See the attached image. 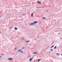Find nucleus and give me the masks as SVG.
<instances>
[{"label":"nucleus","mask_w":62,"mask_h":62,"mask_svg":"<svg viewBox=\"0 0 62 62\" xmlns=\"http://www.w3.org/2000/svg\"><path fill=\"white\" fill-rule=\"evenodd\" d=\"M23 51L20 52V53H23Z\"/></svg>","instance_id":"nucleus-16"},{"label":"nucleus","mask_w":62,"mask_h":62,"mask_svg":"<svg viewBox=\"0 0 62 62\" xmlns=\"http://www.w3.org/2000/svg\"><path fill=\"white\" fill-rule=\"evenodd\" d=\"M50 50L51 51H53V49H50Z\"/></svg>","instance_id":"nucleus-15"},{"label":"nucleus","mask_w":62,"mask_h":62,"mask_svg":"<svg viewBox=\"0 0 62 62\" xmlns=\"http://www.w3.org/2000/svg\"><path fill=\"white\" fill-rule=\"evenodd\" d=\"M8 60H12L13 59L12 58H9L8 59Z\"/></svg>","instance_id":"nucleus-1"},{"label":"nucleus","mask_w":62,"mask_h":62,"mask_svg":"<svg viewBox=\"0 0 62 62\" xmlns=\"http://www.w3.org/2000/svg\"><path fill=\"white\" fill-rule=\"evenodd\" d=\"M25 48V47H23V48H22V49H24V48Z\"/></svg>","instance_id":"nucleus-18"},{"label":"nucleus","mask_w":62,"mask_h":62,"mask_svg":"<svg viewBox=\"0 0 62 62\" xmlns=\"http://www.w3.org/2000/svg\"><path fill=\"white\" fill-rule=\"evenodd\" d=\"M45 19V17H43L42 18V19L43 20V19Z\"/></svg>","instance_id":"nucleus-8"},{"label":"nucleus","mask_w":62,"mask_h":62,"mask_svg":"<svg viewBox=\"0 0 62 62\" xmlns=\"http://www.w3.org/2000/svg\"><path fill=\"white\" fill-rule=\"evenodd\" d=\"M10 29H11L12 28V27H10Z\"/></svg>","instance_id":"nucleus-24"},{"label":"nucleus","mask_w":62,"mask_h":62,"mask_svg":"<svg viewBox=\"0 0 62 62\" xmlns=\"http://www.w3.org/2000/svg\"><path fill=\"white\" fill-rule=\"evenodd\" d=\"M54 45H53L51 47V48H53V47H54Z\"/></svg>","instance_id":"nucleus-11"},{"label":"nucleus","mask_w":62,"mask_h":62,"mask_svg":"<svg viewBox=\"0 0 62 62\" xmlns=\"http://www.w3.org/2000/svg\"><path fill=\"white\" fill-rule=\"evenodd\" d=\"M48 11V10H47L46 11V12H47V11Z\"/></svg>","instance_id":"nucleus-21"},{"label":"nucleus","mask_w":62,"mask_h":62,"mask_svg":"<svg viewBox=\"0 0 62 62\" xmlns=\"http://www.w3.org/2000/svg\"><path fill=\"white\" fill-rule=\"evenodd\" d=\"M56 47H57V46H55V47H54V49H56L57 48Z\"/></svg>","instance_id":"nucleus-6"},{"label":"nucleus","mask_w":62,"mask_h":62,"mask_svg":"<svg viewBox=\"0 0 62 62\" xmlns=\"http://www.w3.org/2000/svg\"><path fill=\"white\" fill-rule=\"evenodd\" d=\"M17 49L16 48H15L14 50H16V49Z\"/></svg>","instance_id":"nucleus-19"},{"label":"nucleus","mask_w":62,"mask_h":62,"mask_svg":"<svg viewBox=\"0 0 62 62\" xmlns=\"http://www.w3.org/2000/svg\"><path fill=\"white\" fill-rule=\"evenodd\" d=\"M0 33H1V32H0Z\"/></svg>","instance_id":"nucleus-30"},{"label":"nucleus","mask_w":62,"mask_h":62,"mask_svg":"<svg viewBox=\"0 0 62 62\" xmlns=\"http://www.w3.org/2000/svg\"><path fill=\"white\" fill-rule=\"evenodd\" d=\"M15 29L16 30H17V28L16 27H15Z\"/></svg>","instance_id":"nucleus-10"},{"label":"nucleus","mask_w":62,"mask_h":62,"mask_svg":"<svg viewBox=\"0 0 62 62\" xmlns=\"http://www.w3.org/2000/svg\"><path fill=\"white\" fill-rule=\"evenodd\" d=\"M61 31H62V30Z\"/></svg>","instance_id":"nucleus-27"},{"label":"nucleus","mask_w":62,"mask_h":62,"mask_svg":"<svg viewBox=\"0 0 62 62\" xmlns=\"http://www.w3.org/2000/svg\"><path fill=\"white\" fill-rule=\"evenodd\" d=\"M25 15V14H23V15H22V16H24V15Z\"/></svg>","instance_id":"nucleus-17"},{"label":"nucleus","mask_w":62,"mask_h":62,"mask_svg":"<svg viewBox=\"0 0 62 62\" xmlns=\"http://www.w3.org/2000/svg\"><path fill=\"white\" fill-rule=\"evenodd\" d=\"M22 50L21 49L20 50H18V51H17V52H20V51H22Z\"/></svg>","instance_id":"nucleus-7"},{"label":"nucleus","mask_w":62,"mask_h":62,"mask_svg":"<svg viewBox=\"0 0 62 62\" xmlns=\"http://www.w3.org/2000/svg\"><path fill=\"white\" fill-rule=\"evenodd\" d=\"M37 53H38V52H34V53H33V54H37Z\"/></svg>","instance_id":"nucleus-9"},{"label":"nucleus","mask_w":62,"mask_h":62,"mask_svg":"<svg viewBox=\"0 0 62 62\" xmlns=\"http://www.w3.org/2000/svg\"><path fill=\"white\" fill-rule=\"evenodd\" d=\"M26 42H27V43L29 42H30V41L28 40V41H26Z\"/></svg>","instance_id":"nucleus-13"},{"label":"nucleus","mask_w":62,"mask_h":62,"mask_svg":"<svg viewBox=\"0 0 62 62\" xmlns=\"http://www.w3.org/2000/svg\"><path fill=\"white\" fill-rule=\"evenodd\" d=\"M1 55H4V54H1Z\"/></svg>","instance_id":"nucleus-20"},{"label":"nucleus","mask_w":62,"mask_h":62,"mask_svg":"<svg viewBox=\"0 0 62 62\" xmlns=\"http://www.w3.org/2000/svg\"><path fill=\"white\" fill-rule=\"evenodd\" d=\"M58 53L57 54V55H58Z\"/></svg>","instance_id":"nucleus-22"},{"label":"nucleus","mask_w":62,"mask_h":62,"mask_svg":"<svg viewBox=\"0 0 62 62\" xmlns=\"http://www.w3.org/2000/svg\"><path fill=\"white\" fill-rule=\"evenodd\" d=\"M31 16H32V17H33V14L32 13L31 15Z\"/></svg>","instance_id":"nucleus-14"},{"label":"nucleus","mask_w":62,"mask_h":62,"mask_svg":"<svg viewBox=\"0 0 62 62\" xmlns=\"http://www.w3.org/2000/svg\"><path fill=\"white\" fill-rule=\"evenodd\" d=\"M59 33L60 34V33Z\"/></svg>","instance_id":"nucleus-29"},{"label":"nucleus","mask_w":62,"mask_h":62,"mask_svg":"<svg viewBox=\"0 0 62 62\" xmlns=\"http://www.w3.org/2000/svg\"><path fill=\"white\" fill-rule=\"evenodd\" d=\"M34 23H35H35H38V21H35L33 22Z\"/></svg>","instance_id":"nucleus-3"},{"label":"nucleus","mask_w":62,"mask_h":62,"mask_svg":"<svg viewBox=\"0 0 62 62\" xmlns=\"http://www.w3.org/2000/svg\"><path fill=\"white\" fill-rule=\"evenodd\" d=\"M0 18H1V16H0Z\"/></svg>","instance_id":"nucleus-26"},{"label":"nucleus","mask_w":62,"mask_h":62,"mask_svg":"<svg viewBox=\"0 0 62 62\" xmlns=\"http://www.w3.org/2000/svg\"><path fill=\"white\" fill-rule=\"evenodd\" d=\"M22 39H24V38H22Z\"/></svg>","instance_id":"nucleus-23"},{"label":"nucleus","mask_w":62,"mask_h":62,"mask_svg":"<svg viewBox=\"0 0 62 62\" xmlns=\"http://www.w3.org/2000/svg\"><path fill=\"white\" fill-rule=\"evenodd\" d=\"M41 60V59H40L39 60H38V61H37V62H39V61H40V60Z\"/></svg>","instance_id":"nucleus-12"},{"label":"nucleus","mask_w":62,"mask_h":62,"mask_svg":"<svg viewBox=\"0 0 62 62\" xmlns=\"http://www.w3.org/2000/svg\"><path fill=\"white\" fill-rule=\"evenodd\" d=\"M1 57H2V56H0V58H1Z\"/></svg>","instance_id":"nucleus-25"},{"label":"nucleus","mask_w":62,"mask_h":62,"mask_svg":"<svg viewBox=\"0 0 62 62\" xmlns=\"http://www.w3.org/2000/svg\"><path fill=\"white\" fill-rule=\"evenodd\" d=\"M61 55L62 56V54Z\"/></svg>","instance_id":"nucleus-28"},{"label":"nucleus","mask_w":62,"mask_h":62,"mask_svg":"<svg viewBox=\"0 0 62 62\" xmlns=\"http://www.w3.org/2000/svg\"><path fill=\"white\" fill-rule=\"evenodd\" d=\"M33 24H35V23H31L29 24V25H33Z\"/></svg>","instance_id":"nucleus-5"},{"label":"nucleus","mask_w":62,"mask_h":62,"mask_svg":"<svg viewBox=\"0 0 62 62\" xmlns=\"http://www.w3.org/2000/svg\"><path fill=\"white\" fill-rule=\"evenodd\" d=\"M37 2L38 3V4H39V5H41V2H39V1H37Z\"/></svg>","instance_id":"nucleus-2"},{"label":"nucleus","mask_w":62,"mask_h":62,"mask_svg":"<svg viewBox=\"0 0 62 62\" xmlns=\"http://www.w3.org/2000/svg\"><path fill=\"white\" fill-rule=\"evenodd\" d=\"M33 58H30V60H29V61H32V59H33Z\"/></svg>","instance_id":"nucleus-4"}]
</instances>
